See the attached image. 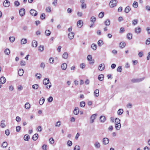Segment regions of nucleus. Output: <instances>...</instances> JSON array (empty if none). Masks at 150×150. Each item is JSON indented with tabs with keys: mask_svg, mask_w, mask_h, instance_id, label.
<instances>
[{
	"mask_svg": "<svg viewBox=\"0 0 150 150\" xmlns=\"http://www.w3.org/2000/svg\"><path fill=\"white\" fill-rule=\"evenodd\" d=\"M51 33V32L49 30H47L45 31V34L47 36L50 35Z\"/></svg>",
	"mask_w": 150,
	"mask_h": 150,
	"instance_id": "38",
	"label": "nucleus"
},
{
	"mask_svg": "<svg viewBox=\"0 0 150 150\" xmlns=\"http://www.w3.org/2000/svg\"><path fill=\"white\" fill-rule=\"evenodd\" d=\"M125 31V29L123 27H121L120 30V33H123Z\"/></svg>",
	"mask_w": 150,
	"mask_h": 150,
	"instance_id": "62",
	"label": "nucleus"
},
{
	"mask_svg": "<svg viewBox=\"0 0 150 150\" xmlns=\"http://www.w3.org/2000/svg\"><path fill=\"white\" fill-rule=\"evenodd\" d=\"M4 52L5 54L8 55L10 53V50L8 49H6L4 51Z\"/></svg>",
	"mask_w": 150,
	"mask_h": 150,
	"instance_id": "46",
	"label": "nucleus"
},
{
	"mask_svg": "<svg viewBox=\"0 0 150 150\" xmlns=\"http://www.w3.org/2000/svg\"><path fill=\"white\" fill-rule=\"evenodd\" d=\"M27 42V40L26 39L23 38L21 40V44H26Z\"/></svg>",
	"mask_w": 150,
	"mask_h": 150,
	"instance_id": "31",
	"label": "nucleus"
},
{
	"mask_svg": "<svg viewBox=\"0 0 150 150\" xmlns=\"http://www.w3.org/2000/svg\"><path fill=\"white\" fill-rule=\"evenodd\" d=\"M53 99V97L52 96H50L47 99L48 102L50 103L52 101Z\"/></svg>",
	"mask_w": 150,
	"mask_h": 150,
	"instance_id": "56",
	"label": "nucleus"
},
{
	"mask_svg": "<svg viewBox=\"0 0 150 150\" xmlns=\"http://www.w3.org/2000/svg\"><path fill=\"white\" fill-rule=\"evenodd\" d=\"M4 7H9L10 4L9 1L8 0H6L4 1Z\"/></svg>",
	"mask_w": 150,
	"mask_h": 150,
	"instance_id": "8",
	"label": "nucleus"
},
{
	"mask_svg": "<svg viewBox=\"0 0 150 150\" xmlns=\"http://www.w3.org/2000/svg\"><path fill=\"white\" fill-rule=\"evenodd\" d=\"M80 148L79 146L76 145L74 148V150H80Z\"/></svg>",
	"mask_w": 150,
	"mask_h": 150,
	"instance_id": "57",
	"label": "nucleus"
},
{
	"mask_svg": "<svg viewBox=\"0 0 150 150\" xmlns=\"http://www.w3.org/2000/svg\"><path fill=\"white\" fill-rule=\"evenodd\" d=\"M104 23L106 26H109L110 24V21L109 19H107L105 21Z\"/></svg>",
	"mask_w": 150,
	"mask_h": 150,
	"instance_id": "37",
	"label": "nucleus"
},
{
	"mask_svg": "<svg viewBox=\"0 0 150 150\" xmlns=\"http://www.w3.org/2000/svg\"><path fill=\"white\" fill-rule=\"evenodd\" d=\"M79 109L78 107H76L74 110V113L75 115H77L79 113Z\"/></svg>",
	"mask_w": 150,
	"mask_h": 150,
	"instance_id": "14",
	"label": "nucleus"
},
{
	"mask_svg": "<svg viewBox=\"0 0 150 150\" xmlns=\"http://www.w3.org/2000/svg\"><path fill=\"white\" fill-rule=\"evenodd\" d=\"M69 38L70 40L72 39L74 37V34L73 32H71L68 34Z\"/></svg>",
	"mask_w": 150,
	"mask_h": 150,
	"instance_id": "15",
	"label": "nucleus"
},
{
	"mask_svg": "<svg viewBox=\"0 0 150 150\" xmlns=\"http://www.w3.org/2000/svg\"><path fill=\"white\" fill-rule=\"evenodd\" d=\"M94 146L97 149H98L100 147V143L98 141L95 142L94 144Z\"/></svg>",
	"mask_w": 150,
	"mask_h": 150,
	"instance_id": "10",
	"label": "nucleus"
},
{
	"mask_svg": "<svg viewBox=\"0 0 150 150\" xmlns=\"http://www.w3.org/2000/svg\"><path fill=\"white\" fill-rule=\"evenodd\" d=\"M42 128L41 126H38L37 128V130L38 132H41L42 130Z\"/></svg>",
	"mask_w": 150,
	"mask_h": 150,
	"instance_id": "58",
	"label": "nucleus"
},
{
	"mask_svg": "<svg viewBox=\"0 0 150 150\" xmlns=\"http://www.w3.org/2000/svg\"><path fill=\"white\" fill-rule=\"evenodd\" d=\"M105 69V65L104 64H100L98 67V69L100 71H102Z\"/></svg>",
	"mask_w": 150,
	"mask_h": 150,
	"instance_id": "13",
	"label": "nucleus"
},
{
	"mask_svg": "<svg viewBox=\"0 0 150 150\" xmlns=\"http://www.w3.org/2000/svg\"><path fill=\"white\" fill-rule=\"evenodd\" d=\"M134 30L135 33L137 34H139L141 31V28L139 26L135 28L134 29Z\"/></svg>",
	"mask_w": 150,
	"mask_h": 150,
	"instance_id": "9",
	"label": "nucleus"
},
{
	"mask_svg": "<svg viewBox=\"0 0 150 150\" xmlns=\"http://www.w3.org/2000/svg\"><path fill=\"white\" fill-rule=\"evenodd\" d=\"M138 23V21L137 19H135L133 20L132 21V24L133 25H136Z\"/></svg>",
	"mask_w": 150,
	"mask_h": 150,
	"instance_id": "28",
	"label": "nucleus"
},
{
	"mask_svg": "<svg viewBox=\"0 0 150 150\" xmlns=\"http://www.w3.org/2000/svg\"><path fill=\"white\" fill-rule=\"evenodd\" d=\"M97 46L96 44L93 43L91 46V48L94 50H96L97 49Z\"/></svg>",
	"mask_w": 150,
	"mask_h": 150,
	"instance_id": "40",
	"label": "nucleus"
},
{
	"mask_svg": "<svg viewBox=\"0 0 150 150\" xmlns=\"http://www.w3.org/2000/svg\"><path fill=\"white\" fill-rule=\"evenodd\" d=\"M83 22L82 20H80L77 22V26L79 28H81L83 25Z\"/></svg>",
	"mask_w": 150,
	"mask_h": 150,
	"instance_id": "12",
	"label": "nucleus"
},
{
	"mask_svg": "<svg viewBox=\"0 0 150 150\" xmlns=\"http://www.w3.org/2000/svg\"><path fill=\"white\" fill-rule=\"evenodd\" d=\"M100 121L102 122H104L106 120V118L105 116H101L100 118Z\"/></svg>",
	"mask_w": 150,
	"mask_h": 150,
	"instance_id": "25",
	"label": "nucleus"
},
{
	"mask_svg": "<svg viewBox=\"0 0 150 150\" xmlns=\"http://www.w3.org/2000/svg\"><path fill=\"white\" fill-rule=\"evenodd\" d=\"M15 38L14 37H10L9 38V40L10 42H13L15 40Z\"/></svg>",
	"mask_w": 150,
	"mask_h": 150,
	"instance_id": "43",
	"label": "nucleus"
},
{
	"mask_svg": "<svg viewBox=\"0 0 150 150\" xmlns=\"http://www.w3.org/2000/svg\"><path fill=\"white\" fill-rule=\"evenodd\" d=\"M115 124H120V120L119 119L116 118L115 119Z\"/></svg>",
	"mask_w": 150,
	"mask_h": 150,
	"instance_id": "34",
	"label": "nucleus"
},
{
	"mask_svg": "<svg viewBox=\"0 0 150 150\" xmlns=\"http://www.w3.org/2000/svg\"><path fill=\"white\" fill-rule=\"evenodd\" d=\"M16 120L18 122H19L21 121V119L19 116H17L16 117Z\"/></svg>",
	"mask_w": 150,
	"mask_h": 150,
	"instance_id": "64",
	"label": "nucleus"
},
{
	"mask_svg": "<svg viewBox=\"0 0 150 150\" xmlns=\"http://www.w3.org/2000/svg\"><path fill=\"white\" fill-rule=\"evenodd\" d=\"M85 105V103L84 101H81L80 103V106L81 107H84Z\"/></svg>",
	"mask_w": 150,
	"mask_h": 150,
	"instance_id": "47",
	"label": "nucleus"
},
{
	"mask_svg": "<svg viewBox=\"0 0 150 150\" xmlns=\"http://www.w3.org/2000/svg\"><path fill=\"white\" fill-rule=\"evenodd\" d=\"M68 54L67 52H65L63 54L62 57L64 59H67L68 58Z\"/></svg>",
	"mask_w": 150,
	"mask_h": 150,
	"instance_id": "27",
	"label": "nucleus"
},
{
	"mask_svg": "<svg viewBox=\"0 0 150 150\" xmlns=\"http://www.w3.org/2000/svg\"><path fill=\"white\" fill-rule=\"evenodd\" d=\"M115 127L117 130H119L121 127V124H115Z\"/></svg>",
	"mask_w": 150,
	"mask_h": 150,
	"instance_id": "21",
	"label": "nucleus"
},
{
	"mask_svg": "<svg viewBox=\"0 0 150 150\" xmlns=\"http://www.w3.org/2000/svg\"><path fill=\"white\" fill-rule=\"evenodd\" d=\"M24 73L23 70L22 69H20L18 71V74L20 76H22Z\"/></svg>",
	"mask_w": 150,
	"mask_h": 150,
	"instance_id": "22",
	"label": "nucleus"
},
{
	"mask_svg": "<svg viewBox=\"0 0 150 150\" xmlns=\"http://www.w3.org/2000/svg\"><path fill=\"white\" fill-rule=\"evenodd\" d=\"M49 62L50 64H53L54 63V59L52 57H51L49 59Z\"/></svg>",
	"mask_w": 150,
	"mask_h": 150,
	"instance_id": "60",
	"label": "nucleus"
},
{
	"mask_svg": "<svg viewBox=\"0 0 150 150\" xmlns=\"http://www.w3.org/2000/svg\"><path fill=\"white\" fill-rule=\"evenodd\" d=\"M87 59L88 60V61H89L91 62H90V64H93L94 63V61L93 60H92V57L91 55H88L87 57Z\"/></svg>",
	"mask_w": 150,
	"mask_h": 150,
	"instance_id": "11",
	"label": "nucleus"
},
{
	"mask_svg": "<svg viewBox=\"0 0 150 150\" xmlns=\"http://www.w3.org/2000/svg\"><path fill=\"white\" fill-rule=\"evenodd\" d=\"M47 145L45 144H44L42 146V149L43 150H47Z\"/></svg>",
	"mask_w": 150,
	"mask_h": 150,
	"instance_id": "63",
	"label": "nucleus"
},
{
	"mask_svg": "<svg viewBox=\"0 0 150 150\" xmlns=\"http://www.w3.org/2000/svg\"><path fill=\"white\" fill-rule=\"evenodd\" d=\"M104 76L102 74H100L98 76V79L100 81H102L103 80Z\"/></svg>",
	"mask_w": 150,
	"mask_h": 150,
	"instance_id": "32",
	"label": "nucleus"
},
{
	"mask_svg": "<svg viewBox=\"0 0 150 150\" xmlns=\"http://www.w3.org/2000/svg\"><path fill=\"white\" fill-rule=\"evenodd\" d=\"M80 2L81 4V8L83 9H86L87 8V6L85 3V0H80Z\"/></svg>",
	"mask_w": 150,
	"mask_h": 150,
	"instance_id": "2",
	"label": "nucleus"
},
{
	"mask_svg": "<svg viewBox=\"0 0 150 150\" xmlns=\"http://www.w3.org/2000/svg\"><path fill=\"white\" fill-rule=\"evenodd\" d=\"M5 122V121L4 120H3L1 121V124L0 126L2 128L5 127L6 126L5 124L4 123Z\"/></svg>",
	"mask_w": 150,
	"mask_h": 150,
	"instance_id": "24",
	"label": "nucleus"
},
{
	"mask_svg": "<svg viewBox=\"0 0 150 150\" xmlns=\"http://www.w3.org/2000/svg\"><path fill=\"white\" fill-rule=\"evenodd\" d=\"M49 141L51 144H52L54 143V140L52 138H51L49 139Z\"/></svg>",
	"mask_w": 150,
	"mask_h": 150,
	"instance_id": "55",
	"label": "nucleus"
},
{
	"mask_svg": "<svg viewBox=\"0 0 150 150\" xmlns=\"http://www.w3.org/2000/svg\"><path fill=\"white\" fill-rule=\"evenodd\" d=\"M97 116V114H95L92 115L90 118V123H92L94 122V120L96 118Z\"/></svg>",
	"mask_w": 150,
	"mask_h": 150,
	"instance_id": "3",
	"label": "nucleus"
},
{
	"mask_svg": "<svg viewBox=\"0 0 150 150\" xmlns=\"http://www.w3.org/2000/svg\"><path fill=\"white\" fill-rule=\"evenodd\" d=\"M0 82L2 84H4L6 82V79L5 77L2 76L0 78Z\"/></svg>",
	"mask_w": 150,
	"mask_h": 150,
	"instance_id": "18",
	"label": "nucleus"
},
{
	"mask_svg": "<svg viewBox=\"0 0 150 150\" xmlns=\"http://www.w3.org/2000/svg\"><path fill=\"white\" fill-rule=\"evenodd\" d=\"M38 137V134H35L33 135L32 137V139L34 141H36Z\"/></svg>",
	"mask_w": 150,
	"mask_h": 150,
	"instance_id": "23",
	"label": "nucleus"
},
{
	"mask_svg": "<svg viewBox=\"0 0 150 150\" xmlns=\"http://www.w3.org/2000/svg\"><path fill=\"white\" fill-rule=\"evenodd\" d=\"M45 15L44 13H43L41 15L40 18L42 20H43L45 19Z\"/></svg>",
	"mask_w": 150,
	"mask_h": 150,
	"instance_id": "51",
	"label": "nucleus"
},
{
	"mask_svg": "<svg viewBox=\"0 0 150 150\" xmlns=\"http://www.w3.org/2000/svg\"><path fill=\"white\" fill-rule=\"evenodd\" d=\"M104 16V13L103 12H100L99 15H98V16L100 18H103Z\"/></svg>",
	"mask_w": 150,
	"mask_h": 150,
	"instance_id": "49",
	"label": "nucleus"
},
{
	"mask_svg": "<svg viewBox=\"0 0 150 150\" xmlns=\"http://www.w3.org/2000/svg\"><path fill=\"white\" fill-rule=\"evenodd\" d=\"M67 67V64L66 63H63L61 65V68L63 70H65Z\"/></svg>",
	"mask_w": 150,
	"mask_h": 150,
	"instance_id": "16",
	"label": "nucleus"
},
{
	"mask_svg": "<svg viewBox=\"0 0 150 150\" xmlns=\"http://www.w3.org/2000/svg\"><path fill=\"white\" fill-rule=\"evenodd\" d=\"M38 84H35L32 85V88L34 89H37L38 88Z\"/></svg>",
	"mask_w": 150,
	"mask_h": 150,
	"instance_id": "45",
	"label": "nucleus"
},
{
	"mask_svg": "<svg viewBox=\"0 0 150 150\" xmlns=\"http://www.w3.org/2000/svg\"><path fill=\"white\" fill-rule=\"evenodd\" d=\"M90 20L91 22L94 23L96 21V18L94 16H92L90 18Z\"/></svg>",
	"mask_w": 150,
	"mask_h": 150,
	"instance_id": "42",
	"label": "nucleus"
},
{
	"mask_svg": "<svg viewBox=\"0 0 150 150\" xmlns=\"http://www.w3.org/2000/svg\"><path fill=\"white\" fill-rule=\"evenodd\" d=\"M7 143L6 142H3L2 144V146L3 148H6L7 147Z\"/></svg>",
	"mask_w": 150,
	"mask_h": 150,
	"instance_id": "53",
	"label": "nucleus"
},
{
	"mask_svg": "<svg viewBox=\"0 0 150 150\" xmlns=\"http://www.w3.org/2000/svg\"><path fill=\"white\" fill-rule=\"evenodd\" d=\"M72 144V142L71 141L69 140L67 142V144L69 146H71Z\"/></svg>",
	"mask_w": 150,
	"mask_h": 150,
	"instance_id": "61",
	"label": "nucleus"
},
{
	"mask_svg": "<svg viewBox=\"0 0 150 150\" xmlns=\"http://www.w3.org/2000/svg\"><path fill=\"white\" fill-rule=\"evenodd\" d=\"M103 42L101 40H99L98 42V45L100 47L102 45H103Z\"/></svg>",
	"mask_w": 150,
	"mask_h": 150,
	"instance_id": "35",
	"label": "nucleus"
},
{
	"mask_svg": "<svg viewBox=\"0 0 150 150\" xmlns=\"http://www.w3.org/2000/svg\"><path fill=\"white\" fill-rule=\"evenodd\" d=\"M61 121H58L56 123V124L55 125V126L56 127H59L61 125Z\"/></svg>",
	"mask_w": 150,
	"mask_h": 150,
	"instance_id": "48",
	"label": "nucleus"
},
{
	"mask_svg": "<svg viewBox=\"0 0 150 150\" xmlns=\"http://www.w3.org/2000/svg\"><path fill=\"white\" fill-rule=\"evenodd\" d=\"M45 101V99L42 97L41 98L39 101V103L40 105H42Z\"/></svg>",
	"mask_w": 150,
	"mask_h": 150,
	"instance_id": "33",
	"label": "nucleus"
},
{
	"mask_svg": "<svg viewBox=\"0 0 150 150\" xmlns=\"http://www.w3.org/2000/svg\"><path fill=\"white\" fill-rule=\"evenodd\" d=\"M122 67L121 66H120L118 67L117 68V71L118 72H121L122 71Z\"/></svg>",
	"mask_w": 150,
	"mask_h": 150,
	"instance_id": "52",
	"label": "nucleus"
},
{
	"mask_svg": "<svg viewBox=\"0 0 150 150\" xmlns=\"http://www.w3.org/2000/svg\"><path fill=\"white\" fill-rule=\"evenodd\" d=\"M117 1L116 0H111L109 3V6L111 8H113L117 5Z\"/></svg>",
	"mask_w": 150,
	"mask_h": 150,
	"instance_id": "1",
	"label": "nucleus"
},
{
	"mask_svg": "<svg viewBox=\"0 0 150 150\" xmlns=\"http://www.w3.org/2000/svg\"><path fill=\"white\" fill-rule=\"evenodd\" d=\"M14 5L16 6H18L20 5V3L18 1H16L14 2Z\"/></svg>",
	"mask_w": 150,
	"mask_h": 150,
	"instance_id": "54",
	"label": "nucleus"
},
{
	"mask_svg": "<svg viewBox=\"0 0 150 150\" xmlns=\"http://www.w3.org/2000/svg\"><path fill=\"white\" fill-rule=\"evenodd\" d=\"M30 13L33 16H36L38 14L37 12L34 9H31L30 10Z\"/></svg>",
	"mask_w": 150,
	"mask_h": 150,
	"instance_id": "7",
	"label": "nucleus"
},
{
	"mask_svg": "<svg viewBox=\"0 0 150 150\" xmlns=\"http://www.w3.org/2000/svg\"><path fill=\"white\" fill-rule=\"evenodd\" d=\"M144 79V77L137 79H133L131 80V81L133 83H137L141 82L143 81Z\"/></svg>",
	"mask_w": 150,
	"mask_h": 150,
	"instance_id": "4",
	"label": "nucleus"
},
{
	"mask_svg": "<svg viewBox=\"0 0 150 150\" xmlns=\"http://www.w3.org/2000/svg\"><path fill=\"white\" fill-rule=\"evenodd\" d=\"M109 139L107 137H105L103 139V143L104 145L107 144L109 143Z\"/></svg>",
	"mask_w": 150,
	"mask_h": 150,
	"instance_id": "6",
	"label": "nucleus"
},
{
	"mask_svg": "<svg viewBox=\"0 0 150 150\" xmlns=\"http://www.w3.org/2000/svg\"><path fill=\"white\" fill-rule=\"evenodd\" d=\"M24 140L25 141H28L30 139V137L28 134H25L24 137Z\"/></svg>",
	"mask_w": 150,
	"mask_h": 150,
	"instance_id": "29",
	"label": "nucleus"
},
{
	"mask_svg": "<svg viewBox=\"0 0 150 150\" xmlns=\"http://www.w3.org/2000/svg\"><path fill=\"white\" fill-rule=\"evenodd\" d=\"M30 107V105L29 103H26L25 105V108L27 109H29Z\"/></svg>",
	"mask_w": 150,
	"mask_h": 150,
	"instance_id": "26",
	"label": "nucleus"
},
{
	"mask_svg": "<svg viewBox=\"0 0 150 150\" xmlns=\"http://www.w3.org/2000/svg\"><path fill=\"white\" fill-rule=\"evenodd\" d=\"M134 8H137L138 6V4L136 1H134L132 4Z\"/></svg>",
	"mask_w": 150,
	"mask_h": 150,
	"instance_id": "41",
	"label": "nucleus"
},
{
	"mask_svg": "<svg viewBox=\"0 0 150 150\" xmlns=\"http://www.w3.org/2000/svg\"><path fill=\"white\" fill-rule=\"evenodd\" d=\"M94 94L96 97H97L99 95V90L98 89H96L95 91Z\"/></svg>",
	"mask_w": 150,
	"mask_h": 150,
	"instance_id": "30",
	"label": "nucleus"
},
{
	"mask_svg": "<svg viewBox=\"0 0 150 150\" xmlns=\"http://www.w3.org/2000/svg\"><path fill=\"white\" fill-rule=\"evenodd\" d=\"M131 10V8L129 6H127L125 10V12L126 13H128L129 11Z\"/></svg>",
	"mask_w": 150,
	"mask_h": 150,
	"instance_id": "20",
	"label": "nucleus"
},
{
	"mask_svg": "<svg viewBox=\"0 0 150 150\" xmlns=\"http://www.w3.org/2000/svg\"><path fill=\"white\" fill-rule=\"evenodd\" d=\"M25 10L24 8H21L19 11V13L20 16L22 17L25 14Z\"/></svg>",
	"mask_w": 150,
	"mask_h": 150,
	"instance_id": "5",
	"label": "nucleus"
},
{
	"mask_svg": "<svg viewBox=\"0 0 150 150\" xmlns=\"http://www.w3.org/2000/svg\"><path fill=\"white\" fill-rule=\"evenodd\" d=\"M49 83V80L48 78H46L44 79L43 81V83L45 85H47Z\"/></svg>",
	"mask_w": 150,
	"mask_h": 150,
	"instance_id": "19",
	"label": "nucleus"
},
{
	"mask_svg": "<svg viewBox=\"0 0 150 150\" xmlns=\"http://www.w3.org/2000/svg\"><path fill=\"white\" fill-rule=\"evenodd\" d=\"M125 42H122L120 43V47L122 48H123L125 47Z\"/></svg>",
	"mask_w": 150,
	"mask_h": 150,
	"instance_id": "39",
	"label": "nucleus"
},
{
	"mask_svg": "<svg viewBox=\"0 0 150 150\" xmlns=\"http://www.w3.org/2000/svg\"><path fill=\"white\" fill-rule=\"evenodd\" d=\"M123 110L122 109H120L117 111V114L119 115H121L123 113Z\"/></svg>",
	"mask_w": 150,
	"mask_h": 150,
	"instance_id": "36",
	"label": "nucleus"
},
{
	"mask_svg": "<svg viewBox=\"0 0 150 150\" xmlns=\"http://www.w3.org/2000/svg\"><path fill=\"white\" fill-rule=\"evenodd\" d=\"M138 55L139 57H141L144 55L143 52L142 51L140 52L139 53Z\"/></svg>",
	"mask_w": 150,
	"mask_h": 150,
	"instance_id": "59",
	"label": "nucleus"
},
{
	"mask_svg": "<svg viewBox=\"0 0 150 150\" xmlns=\"http://www.w3.org/2000/svg\"><path fill=\"white\" fill-rule=\"evenodd\" d=\"M127 37L128 39L131 40L132 38V35L130 33H128L127 34Z\"/></svg>",
	"mask_w": 150,
	"mask_h": 150,
	"instance_id": "44",
	"label": "nucleus"
},
{
	"mask_svg": "<svg viewBox=\"0 0 150 150\" xmlns=\"http://www.w3.org/2000/svg\"><path fill=\"white\" fill-rule=\"evenodd\" d=\"M37 42L35 40L32 41V46L33 47H36L37 46Z\"/></svg>",
	"mask_w": 150,
	"mask_h": 150,
	"instance_id": "17",
	"label": "nucleus"
},
{
	"mask_svg": "<svg viewBox=\"0 0 150 150\" xmlns=\"http://www.w3.org/2000/svg\"><path fill=\"white\" fill-rule=\"evenodd\" d=\"M44 49V48L43 46L40 45L39 47V50L41 52L43 51Z\"/></svg>",
	"mask_w": 150,
	"mask_h": 150,
	"instance_id": "50",
	"label": "nucleus"
}]
</instances>
